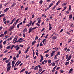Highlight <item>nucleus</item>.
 Listing matches in <instances>:
<instances>
[{
  "instance_id": "f257e3e1",
  "label": "nucleus",
  "mask_w": 74,
  "mask_h": 74,
  "mask_svg": "<svg viewBox=\"0 0 74 74\" xmlns=\"http://www.w3.org/2000/svg\"><path fill=\"white\" fill-rule=\"evenodd\" d=\"M15 26V25H14V24H13V26H11L9 29V31H11L14 28Z\"/></svg>"
},
{
  "instance_id": "f03ea898",
  "label": "nucleus",
  "mask_w": 74,
  "mask_h": 74,
  "mask_svg": "<svg viewBox=\"0 0 74 74\" xmlns=\"http://www.w3.org/2000/svg\"><path fill=\"white\" fill-rule=\"evenodd\" d=\"M56 52V51H53L51 54V57H52V56L54 55V53H55Z\"/></svg>"
},
{
  "instance_id": "7ed1b4c3",
  "label": "nucleus",
  "mask_w": 74,
  "mask_h": 74,
  "mask_svg": "<svg viewBox=\"0 0 74 74\" xmlns=\"http://www.w3.org/2000/svg\"><path fill=\"white\" fill-rule=\"evenodd\" d=\"M16 20V18H14L12 21L10 23H9V25H11V24H12V23H13V22H14L15 20Z\"/></svg>"
},
{
  "instance_id": "20e7f679",
  "label": "nucleus",
  "mask_w": 74,
  "mask_h": 74,
  "mask_svg": "<svg viewBox=\"0 0 74 74\" xmlns=\"http://www.w3.org/2000/svg\"><path fill=\"white\" fill-rule=\"evenodd\" d=\"M57 67V65H56L55 67H54L53 69L52 70V72L53 73H54V71H55V69H56V68Z\"/></svg>"
},
{
  "instance_id": "39448f33",
  "label": "nucleus",
  "mask_w": 74,
  "mask_h": 74,
  "mask_svg": "<svg viewBox=\"0 0 74 74\" xmlns=\"http://www.w3.org/2000/svg\"><path fill=\"white\" fill-rule=\"evenodd\" d=\"M44 62H45V63H47V62H48V60H44L42 62V64H43V65H44V64H45Z\"/></svg>"
},
{
  "instance_id": "423d86ee",
  "label": "nucleus",
  "mask_w": 74,
  "mask_h": 74,
  "mask_svg": "<svg viewBox=\"0 0 74 74\" xmlns=\"http://www.w3.org/2000/svg\"><path fill=\"white\" fill-rule=\"evenodd\" d=\"M19 19H17L16 21V22L15 23H14L13 24H14V25H16V24H17V23H18V22H19Z\"/></svg>"
},
{
  "instance_id": "0eeeda50",
  "label": "nucleus",
  "mask_w": 74,
  "mask_h": 74,
  "mask_svg": "<svg viewBox=\"0 0 74 74\" xmlns=\"http://www.w3.org/2000/svg\"><path fill=\"white\" fill-rule=\"evenodd\" d=\"M71 55H70L68 57V59L67 60L66 62L69 61V60L70 59H71Z\"/></svg>"
},
{
  "instance_id": "6e6552de",
  "label": "nucleus",
  "mask_w": 74,
  "mask_h": 74,
  "mask_svg": "<svg viewBox=\"0 0 74 74\" xmlns=\"http://www.w3.org/2000/svg\"><path fill=\"white\" fill-rule=\"evenodd\" d=\"M16 5V2L12 4L11 5V7L12 8V7H14V6H15V5Z\"/></svg>"
},
{
  "instance_id": "1a4fd4ad",
  "label": "nucleus",
  "mask_w": 74,
  "mask_h": 74,
  "mask_svg": "<svg viewBox=\"0 0 74 74\" xmlns=\"http://www.w3.org/2000/svg\"><path fill=\"white\" fill-rule=\"evenodd\" d=\"M56 38H57L56 36H55L53 37L52 39L53 40H55L56 39Z\"/></svg>"
},
{
  "instance_id": "9d476101",
  "label": "nucleus",
  "mask_w": 74,
  "mask_h": 74,
  "mask_svg": "<svg viewBox=\"0 0 74 74\" xmlns=\"http://www.w3.org/2000/svg\"><path fill=\"white\" fill-rule=\"evenodd\" d=\"M27 31V29L25 28V29L23 30V33H26Z\"/></svg>"
},
{
  "instance_id": "9b49d317",
  "label": "nucleus",
  "mask_w": 74,
  "mask_h": 74,
  "mask_svg": "<svg viewBox=\"0 0 74 74\" xmlns=\"http://www.w3.org/2000/svg\"><path fill=\"white\" fill-rule=\"evenodd\" d=\"M53 49H55V51H58V50H59V48H57V47H55L53 48Z\"/></svg>"
},
{
  "instance_id": "f8f14e48",
  "label": "nucleus",
  "mask_w": 74,
  "mask_h": 74,
  "mask_svg": "<svg viewBox=\"0 0 74 74\" xmlns=\"http://www.w3.org/2000/svg\"><path fill=\"white\" fill-rule=\"evenodd\" d=\"M15 62H16V61H13L12 62V64L14 65L15 64Z\"/></svg>"
},
{
  "instance_id": "ddd939ff",
  "label": "nucleus",
  "mask_w": 74,
  "mask_h": 74,
  "mask_svg": "<svg viewBox=\"0 0 74 74\" xmlns=\"http://www.w3.org/2000/svg\"><path fill=\"white\" fill-rule=\"evenodd\" d=\"M7 69L8 70H10L11 69V66H9L7 67Z\"/></svg>"
},
{
  "instance_id": "4468645a",
  "label": "nucleus",
  "mask_w": 74,
  "mask_h": 74,
  "mask_svg": "<svg viewBox=\"0 0 74 74\" xmlns=\"http://www.w3.org/2000/svg\"><path fill=\"white\" fill-rule=\"evenodd\" d=\"M8 10H9V8H7L4 10V12H7V11Z\"/></svg>"
},
{
  "instance_id": "2eb2a0df",
  "label": "nucleus",
  "mask_w": 74,
  "mask_h": 74,
  "mask_svg": "<svg viewBox=\"0 0 74 74\" xmlns=\"http://www.w3.org/2000/svg\"><path fill=\"white\" fill-rule=\"evenodd\" d=\"M38 69V67L37 66H36V67L34 68L35 70H37Z\"/></svg>"
},
{
  "instance_id": "dca6fc26",
  "label": "nucleus",
  "mask_w": 74,
  "mask_h": 74,
  "mask_svg": "<svg viewBox=\"0 0 74 74\" xmlns=\"http://www.w3.org/2000/svg\"><path fill=\"white\" fill-rule=\"evenodd\" d=\"M46 40V39H44L43 40V41H42L43 44H44V45H45V42H45V41Z\"/></svg>"
},
{
  "instance_id": "f3484780",
  "label": "nucleus",
  "mask_w": 74,
  "mask_h": 74,
  "mask_svg": "<svg viewBox=\"0 0 74 74\" xmlns=\"http://www.w3.org/2000/svg\"><path fill=\"white\" fill-rule=\"evenodd\" d=\"M72 17H73V15L71 14L69 16V19H71Z\"/></svg>"
},
{
  "instance_id": "a211bd4d",
  "label": "nucleus",
  "mask_w": 74,
  "mask_h": 74,
  "mask_svg": "<svg viewBox=\"0 0 74 74\" xmlns=\"http://www.w3.org/2000/svg\"><path fill=\"white\" fill-rule=\"evenodd\" d=\"M32 28H29V32H28L29 33H31V32H32Z\"/></svg>"
},
{
  "instance_id": "6ab92c4d",
  "label": "nucleus",
  "mask_w": 74,
  "mask_h": 74,
  "mask_svg": "<svg viewBox=\"0 0 74 74\" xmlns=\"http://www.w3.org/2000/svg\"><path fill=\"white\" fill-rule=\"evenodd\" d=\"M11 64V62H10L7 65V67H9V66H10V65Z\"/></svg>"
},
{
  "instance_id": "aec40b11",
  "label": "nucleus",
  "mask_w": 74,
  "mask_h": 74,
  "mask_svg": "<svg viewBox=\"0 0 74 74\" xmlns=\"http://www.w3.org/2000/svg\"><path fill=\"white\" fill-rule=\"evenodd\" d=\"M36 40H34L32 43V45H34V44H36Z\"/></svg>"
},
{
  "instance_id": "412c9836",
  "label": "nucleus",
  "mask_w": 74,
  "mask_h": 74,
  "mask_svg": "<svg viewBox=\"0 0 74 74\" xmlns=\"http://www.w3.org/2000/svg\"><path fill=\"white\" fill-rule=\"evenodd\" d=\"M42 68L39 69L38 73H41V72L42 71Z\"/></svg>"
},
{
  "instance_id": "4be33fe9",
  "label": "nucleus",
  "mask_w": 74,
  "mask_h": 74,
  "mask_svg": "<svg viewBox=\"0 0 74 74\" xmlns=\"http://www.w3.org/2000/svg\"><path fill=\"white\" fill-rule=\"evenodd\" d=\"M3 16H4V13L2 14L1 15H0V18L3 17Z\"/></svg>"
},
{
  "instance_id": "5701e85b",
  "label": "nucleus",
  "mask_w": 74,
  "mask_h": 74,
  "mask_svg": "<svg viewBox=\"0 0 74 74\" xmlns=\"http://www.w3.org/2000/svg\"><path fill=\"white\" fill-rule=\"evenodd\" d=\"M3 16H4V13L2 14L1 15H0V18L3 17Z\"/></svg>"
},
{
  "instance_id": "b1692460",
  "label": "nucleus",
  "mask_w": 74,
  "mask_h": 74,
  "mask_svg": "<svg viewBox=\"0 0 74 74\" xmlns=\"http://www.w3.org/2000/svg\"><path fill=\"white\" fill-rule=\"evenodd\" d=\"M25 69L24 68L21 71L20 73H22V72H23L24 71H25Z\"/></svg>"
},
{
  "instance_id": "393cba45",
  "label": "nucleus",
  "mask_w": 74,
  "mask_h": 74,
  "mask_svg": "<svg viewBox=\"0 0 74 74\" xmlns=\"http://www.w3.org/2000/svg\"><path fill=\"white\" fill-rule=\"evenodd\" d=\"M70 27H74V25H73V24L72 23L71 25H70Z\"/></svg>"
},
{
  "instance_id": "a878e982",
  "label": "nucleus",
  "mask_w": 74,
  "mask_h": 74,
  "mask_svg": "<svg viewBox=\"0 0 74 74\" xmlns=\"http://www.w3.org/2000/svg\"><path fill=\"white\" fill-rule=\"evenodd\" d=\"M52 5H53V3H51V4L50 5H49V8H50V7H52Z\"/></svg>"
},
{
  "instance_id": "bb28decb",
  "label": "nucleus",
  "mask_w": 74,
  "mask_h": 74,
  "mask_svg": "<svg viewBox=\"0 0 74 74\" xmlns=\"http://www.w3.org/2000/svg\"><path fill=\"white\" fill-rule=\"evenodd\" d=\"M42 3H43V1L42 0L40 1H39V4H42Z\"/></svg>"
},
{
  "instance_id": "cd10ccee",
  "label": "nucleus",
  "mask_w": 74,
  "mask_h": 74,
  "mask_svg": "<svg viewBox=\"0 0 74 74\" xmlns=\"http://www.w3.org/2000/svg\"><path fill=\"white\" fill-rule=\"evenodd\" d=\"M74 62V60H72L70 63V64H72V63H73Z\"/></svg>"
},
{
  "instance_id": "c85d7f7f",
  "label": "nucleus",
  "mask_w": 74,
  "mask_h": 74,
  "mask_svg": "<svg viewBox=\"0 0 74 74\" xmlns=\"http://www.w3.org/2000/svg\"><path fill=\"white\" fill-rule=\"evenodd\" d=\"M10 62V59H8L5 61V62H6V63H8V62Z\"/></svg>"
},
{
  "instance_id": "c756f323",
  "label": "nucleus",
  "mask_w": 74,
  "mask_h": 74,
  "mask_svg": "<svg viewBox=\"0 0 74 74\" xmlns=\"http://www.w3.org/2000/svg\"><path fill=\"white\" fill-rule=\"evenodd\" d=\"M36 22V20H35L34 21L33 23H32V25H34V23H35V22Z\"/></svg>"
},
{
  "instance_id": "7c9ffc66",
  "label": "nucleus",
  "mask_w": 74,
  "mask_h": 74,
  "mask_svg": "<svg viewBox=\"0 0 74 74\" xmlns=\"http://www.w3.org/2000/svg\"><path fill=\"white\" fill-rule=\"evenodd\" d=\"M60 2H61V1H58L56 3V5H58L59 4V3H60Z\"/></svg>"
},
{
  "instance_id": "2f4dec72",
  "label": "nucleus",
  "mask_w": 74,
  "mask_h": 74,
  "mask_svg": "<svg viewBox=\"0 0 74 74\" xmlns=\"http://www.w3.org/2000/svg\"><path fill=\"white\" fill-rule=\"evenodd\" d=\"M69 64V62L68 61L66 63L65 65L67 66V65Z\"/></svg>"
},
{
  "instance_id": "473e14b6",
  "label": "nucleus",
  "mask_w": 74,
  "mask_h": 74,
  "mask_svg": "<svg viewBox=\"0 0 74 74\" xmlns=\"http://www.w3.org/2000/svg\"><path fill=\"white\" fill-rule=\"evenodd\" d=\"M32 51H33V57L34 58V55L35 54V53L34 52V50H32Z\"/></svg>"
},
{
  "instance_id": "72a5a7b5",
  "label": "nucleus",
  "mask_w": 74,
  "mask_h": 74,
  "mask_svg": "<svg viewBox=\"0 0 74 74\" xmlns=\"http://www.w3.org/2000/svg\"><path fill=\"white\" fill-rule=\"evenodd\" d=\"M11 48V46L10 45L7 46L6 47V49H10Z\"/></svg>"
},
{
  "instance_id": "f704fd0d",
  "label": "nucleus",
  "mask_w": 74,
  "mask_h": 74,
  "mask_svg": "<svg viewBox=\"0 0 74 74\" xmlns=\"http://www.w3.org/2000/svg\"><path fill=\"white\" fill-rule=\"evenodd\" d=\"M8 58H4L3 60V61H4V60H6L7 59H8Z\"/></svg>"
},
{
  "instance_id": "c9c22d12",
  "label": "nucleus",
  "mask_w": 74,
  "mask_h": 74,
  "mask_svg": "<svg viewBox=\"0 0 74 74\" xmlns=\"http://www.w3.org/2000/svg\"><path fill=\"white\" fill-rule=\"evenodd\" d=\"M68 58H69V55H68V54H67L66 56V59H68Z\"/></svg>"
},
{
  "instance_id": "e433bc0d",
  "label": "nucleus",
  "mask_w": 74,
  "mask_h": 74,
  "mask_svg": "<svg viewBox=\"0 0 74 74\" xmlns=\"http://www.w3.org/2000/svg\"><path fill=\"white\" fill-rule=\"evenodd\" d=\"M6 18L4 17L3 19V22H5L6 21Z\"/></svg>"
},
{
  "instance_id": "4c0bfd02",
  "label": "nucleus",
  "mask_w": 74,
  "mask_h": 74,
  "mask_svg": "<svg viewBox=\"0 0 74 74\" xmlns=\"http://www.w3.org/2000/svg\"><path fill=\"white\" fill-rule=\"evenodd\" d=\"M48 63L49 64H50V63H51V60H49L48 61Z\"/></svg>"
},
{
  "instance_id": "58836bf2",
  "label": "nucleus",
  "mask_w": 74,
  "mask_h": 74,
  "mask_svg": "<svg viewBox=\"0 0 74 74\" xmlns=\"http://www.w3.org/2000/svg\"><path fill=\"white\" fill-rule=\"evenodd\" d=\"M67 3H63L62 4V6H64V5H67Z\"/></svg>"
},
{
  "instance_id": "ea45409f",
  "label": "nucleus",
  "mask_w": 74,
  "mask_h": 74,
  "mask_svg": "<svg viewBox=\"0 0 74 74\" xmlns=\"http://www.w3.org/2000/svg\"><path fill=\"white\" fill-rule=\"evenodd\" d=\"M16 37H15L13 40V42H15V40H16Z\"/></svg>"
},
{
  "instance_id": "a19ab883",
  "label": "nucleus",
  "mask_w": 74,
  "mask_h": 74,
  "mask_svg": "<svg viewBox=\"0 0 74 74\" xmlns=\"http://www.w3.org/2000/svg\"><path fill=\"white\" fill-rule=\"evenodd\" d=\"M71 6L70 5L69 6V10H71Z\"/></svg>"
},
{
  "instance_id": "79ce46f5",
  "label": "nucleus",
  "mask_w": 74,
  "mask_h": 74,
  "mask_svg": "<svg viewBox=\"0 0 74 74\" xmlns=\"http://www.w3.org/2000/svg\"><path fill=\"white\" fill-rule=\"evenodd\" d=\"M18 42H19V43H21V42H23V41H22V40H21L20 41V40H18Z\"/></svg>"
},
{
  "instance_id": "37998d69",
  "label": "nucleus",
  "mask_w": 74,
  "mask_h": 74,
  "mask_svg": "<svg viewBox=\"0 0 74 74\" xmlns=\"http://www.w3.org/2000/svg\"><path fill=\"white\" fill-rule=\"evenodd\" d=\"M28 7H26L25 8V9L24 10V11H26L27 10H28Z\"/></svg>"
},
{
  "instance_id": "c03bdc74",
  "label": "nucleus",
  "mask_w": 74,
  "mask_h": 74,
  "mask_svg": "<svg viewBox=\"0 0 74 74\" xmlns=\"http://www.w3.org/2000/svg\"><path fill=\"white\" fill-rule=\"evenodd\" d=\"M4 36V34H1L0 35V37H3V36Z\"/></svg>"
},
{
  "instance_id": "a18cd8bd",
  "label": "nucleus",
  "mask_w": 74,
  "mask_h": 74,
  "mask_svg": "<svg viewBox=\"0 0 74 74\" xmlns=\"http://www.w3.org/2000/svg\"><path fill=\"white\" fill-rule=\"evenodd\" d=\"M73 71V69L71 68L69 70V73H71Z\"/></svg>"
},
{
  "instance_id": "49530a36",
  "label": "nucleus",
  "mask_w": 74,
  "mask_h": 74,
  "mask_svg": "<svg viewBox=\"0 0 74 74\" xmlns=\"http://www.w3.org/2000/svg\"><path fill=\"white\" fill-rule=\"evenodd\" d=\"M41 20L39 19L38 21V23H41Z\"/></svg>"
},
{
  "instance_id": "de8ad7c7",
  "label": "nucleus",
  "mask_w": 74,
  "mask_h": 74,
  "mask_svg": "<svg viewBox=\"0 0 74 74\" xmlns=\"http://www.w3.org/2000/svg\"><path fill=\"white\" fill-rule=\"evenodd\" d=\"M30 25H30V24H27L26 26H28V27H30Z\"/></svg>"
},
{
  "instance_id": "09e8293b",
  "label": "nucleus",
  "mask_w": 74,
  "mask_h": 74,
  "mask_svg": "<svg viewBox=\"0 0 74 74\" xmlns=\"http://www.w3.org/2000/svg\"><path fill=\"white\" fill-rule=\"evenodd\" d=\"M13 38V36H12L10 37L9 38L10 40H12V39Z\"/></svg>"
},
{
  "instance_id": "8fccbe9b",
  "label": "nucleus",
  "mask_w": 74,
  "mask_h": 74,
  "mask_svg": "<svg viewBox=\"0 0 74 74\" xmlns=\"http://www.w3.org/2000/svg\"><path fill=\"white\" fill-rule=\"evenodd\" d=\"M13 38V36H12L10 37L9 38L10 40H12V39Z\"/></svg>"
},
{
  "instance_id": "3c124183",
  "label": "nucleus",
  "mask_w": 74,
  "mask_h": 74,
  "mask_svg": "<svg viewBox=\"0 0 74 74\" xmlns=\"http://www.w3.org/2000/svg\"><path fill=\"white\" fill-rule=\"evenodd\" d=\"M60 67H58L57 69H56V70H60Z\"/></svg>"
},
{
  "instance_id": "603ef678",
  "label": "nucleus",
  "mask_w": 74,
  "mask_h": 74,
  "mask_svg": "<svg viewBox=\"0 0 74 74\" xmlns=\"http://www.w3.org/2000/svg\"><path fill=\"white\" fill-rule=\"evenodd\" d=\"M40 46H41V47H42V46H43V44H42V42L40 43Z\"/></svg>"
},
{
  "instance_id": "864d4df0",
  "label": "nucleus",
  "mask_w": 74,
  "mask_h": 74,
  "mask_svg": "<svg viewBox=\"0 0 74 74\" xmlns=\"http://www.w3.org/2000/svg\"><path fill=\"white\" fill-rule=\"evenodd\" d=\"M44 60V58H41V60H40V62H41Z\"/></svg>"
},
{
  "instance_id": "5fc2aeb1",
  "label": "nucleus",
  "mask_w": 74,
  "mask_h": 74,
  "mask_svg": "<svg viewBox=\"0 0 74 74\" xmlns=\"http://www.w3.org/2000/svg\"><path fill=\"white\" fill-rule=\"evenodd\" d=\"M55 66V63L54 62H53L52 63V66Z\"/></svg>"
},
{
  "instance_id": "6e6d98bb",
  "label": "nucleus",
  "mask_w": 74,
  "mask_h": 74,
  "mask_svg": "<svg viewBox=\"0 0 74 74\" xmlns=\"http://www.w3.org/2000/svg\"><path fill=\"white\" fill-rule=\"evenodd\" d=\"M19 26H20V24H18L17 25V28H19V27H20Z\"/></svg>"
},
{
  "instance_id": "4d7b16f0",
  "label": "nucleus",
  "mask_w": 74,
  "mask_h": 74,
  "mask_svg": "<svg viewBox=\"0 0 74 74\" xmlns=\"http://www.w3.org/2000/svg\"><path fill=\"white\" fill-rule=\"evenodd\" d=\"M63 29H62L60 31V33H62V32H63Z\"/></svg>"
},
{
  "instance_id": "13d9d810",
  "label": "nucleus",
  "mask_w": 74,
  "mask_h": 74,
  "mask_svg": "<svg viewBox=\"0 0 74 74\" xmlns=\"http://www.w3.org/2000/svg\"><path fill=\"white\" fill-rule=\"evenodd\" d=\"M7 31H6L5 32H4V34L5 35L7 34Z\"/></svg>"
},
{
  "instance_id": "bf43d9fd",
  "label": "nucleus",
  "mask_w": 74,
  "mask_h": 74,
  "mask_svg": "<svg viewBox=\"0 0 74 74\" xmlns=\"http://www.w3.org/2000/svg\"><path fill=\"white\" fill-rule=\"evenodd\" d=\"M38 36H36V37H35V40H38Z\"/></svg>"
},
{
  "instance_id": "052dcab7",
  "label": "nucleus",
  "mask_w": 74,
  "mask_h": 74,
  "mask_svg": "<svg viewBox=\"0 0 74 74\" xmlns=\"http://www.w3.org/2000/svg\"><path fill=\"white\" fill-rule=\"evenodd\" d=\"M57 54L58 55H60V52H58L57 53Z\"/></svg>"
},
{
  "instance_id": "680f3d73",
  "label": "nucleus",
  "mask_w": 74,
  "mask_h": 74,
  "mask_svg": "<svg viewBox=\"0 0 74 74\" xmlns=\"http://www.w3.org/2000/svg\"><path fill=\"white\" fill-rule=\"evenodd\" d=\"M14 46H15V45H12V46L11 47L10 49H12V48H14Z\"/></svg>"
},
{
  "instance_id": "e2e57ef3",
  "label": "nucleus",
  "mask_w": 74,
  "mask_h": 74,
  "mask_svg": "<svg viewBox=\"0 0 74 74\" xmlns=\"http://www.w3.org/2000/svg\"><path fill=\"white\" fill-rule=\"evenodd\" d=\"M52 27H50L49 28V30H51V29H52Z\"/></svg>"
},
{
  "instance_id": "0e129e2a",
  "label": "nucleus",
  "mask_w": 74,
  "mask_h": 74,
  "mask_svg": "<svg viewBox=\"0 0 74 74\" xmlns=\"http://www.w3.org/2000/svg\"><path fill=\"white\" fill-rule=\"evenodd\" d=\"M60 73H63V72H64V71H63V70H60Z\"/></svg>"
},
{
  "instance_id": "69168bd1",
  "label": "nucleus",
  "mask_w": 74,
  "mask_h": 74,
  "mask_svg": "<svg viewBox=\"0 0 74 74\" xmlns=\"http://www.w3.org/2000/svg\"><path fill=\"white\" fill-rule=\"evenodd\" d=\"M36 25H37V26H40V25L39 24H38V23H36Z\"/></svg>"
},
{
  "instance_id": "338daca9",
  "label": "nucleus",
  "mask_w": 74,
  "mask_h": 74,
  "mask_svg": "<svg viewBox=\"0 0 74 74\" xmlns=\"http://www.w3.org/2000/svg\"><path fill=\"white\" fill-rule=\"evenodd\" d=\"M6 41H5L3 42V44H6Z\"/></svg>"
},
{
  "instance_id": "774afa93",
  "label": "nucleus",
  "mask_w": 74,
  "mask_h": 74,
  "mask_svg": "<svg viewBox=\"0 0 74 74\" xmlns=\"http://www.w3.org/2000/svg\"><path fill=\"white\" fill-rule=\"evenodd\" d=\"M37 28V27H34L32 28V30H34V29H36Z\"/></svg>"
}]
</instances>
